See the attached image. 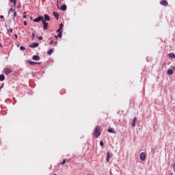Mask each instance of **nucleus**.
<instances>
[{
    "mask_svg": "<svg viewBox=\"0 0 175 175\" xmlns=\"http://www.w3.org/2000/svg\"><path fill=\"white\" fill-rule=\"evenodd\" d=\"M8 32H10L11 33H13V29H10L9 30H8Z\"/></svg>",
    "mask_w": 175,
    "mask_h": 175,
    "instance_id": "29",
    "label": "nucleus"
},
{
    "mask_svg": "<svg viewBox=\"0 0 175 175\" xmlns=\"http://www.w3.org/2000/svg\"><path fill=\"white\" fill-rule=\"evenodd\" d=\"M63 27H64V24L61 23V24L59 25V28L62 29Z\"/></svg>",
    "mask_w": 175,
    "mask_h": 175,
    "instance_id": "31",
    "label": "nucleus"
},
{
    "mask_svg": "<svg viewBox=\"0 0 175 175\" xmlns=\"http://www.w3.org/2000/svg\"><path fill=\"white\" fill-rule=\"evenodd\" d=\"M32 59H33V61H40V57L39 55H34L32 57Z\"/></svg>",
    "mask_w": 175,
    "mask_h": 175,
    "instance_id": "12",
    "label": "nucleus"
},
{
    "mask_svg": "<svg viewBox=\"0 0 175 175\" xmlns=\"http://www.w3.org/2000/svg\"><path fill=\"white\" fill-rule=\"evenodd\" d=\"M3 72H4V75L8 76V75H10V73H12V72H13V70H12V69H10V68H5L3 69Z\"/></svg>",
    "mask_w": 175,
    "mask_h": 175,
    "instance_id": "2",
    "label": "nucleus"
},
{
    "mask_svg": "<svg viewBox=\"0 0 175 175\" xmlns=\"http://www.w3.org/2000/svg\"><path fill=\"white\" fill-rule=\"evenodd\" d=\"M20 50H21L22 51H24L25 50V47L21 46L20 47Z\"/></svg>",
    "mask_w": 175,
    "mask_h": 175,
    "instance_id": "23",
    "label": "nucleus"
},
{
    "mask_svg": "<svg viewBox=\"0 0 175 175\" xmlns=\"http://www.w3.org/2000/svg\"><path fill=\"white\" fill-rule=\"evenodd\" d=\"M3 85H5V84H4V83H2L1 85V87H0V91H1V90H2V88H3Z\"/></svg>",
    "mask_w": 175,
    "mask_h": 175,
    "instance_id": "30",
    "label": "nucleus"
},
{
    "mask_svg": "<svg viewBox=\"0 0 175 175\" xmlns=\"http://www.w3.org/2000/svg\"><path fill=\"white\" fill-rule=\"evenodd\" d=\"M31 39L33 40L35 39V33H32L31 34Z\"/></svg>",
    "mask_w": 175,
    "mask_h": 175,
    "instance_id": "24",
    "label": "nucleus"
},
{
    "mask_svg": "<svg viewBox=\"0 0 175 175\" xmlns=\"http://www.w3.org/2000/svg\"><path fill=\"white\" fill-rule=\"evenodd\" d=\"M111 157H113V154L110 153V152H107V158H106L107 162H109V161L110 160V158H111Z\"/></svg>",
    "mask_w": 175,
    "mask_h": 175,
    "instance_id": "8",
    "label": "nucleus"
},
{
    "mask_svg": "<svg viewBox=\"0 0 175 175\" xmlns=\"http://www.w3.org/2000/svg\"><path fill=\"white\" fill-rule=\"evenodd\" d=\"M5 80V75L1 74L0 75V81H3Z\"/></svg>",
    "mask_w": 175,
    "mask_h": 175,
    "instance_id": "19",
    "label": "nucleus"
},
{
    "mask_svg": "<svg viewBox=\"0 0 175 175\" xmlns=\"http://www.w3.org/2000/svg\"><path fill=\"white\" fill-rule=\"evenodd\" d=\"M10 2H12V3H16V0H9Z\"/></svg>",
    "mask_w": 175,
    "mask_h": 175,
    "instance_id": "28",
    "label": "nucleus"
},
{
    "mask_svg": "<svg viewBox=\"0 0 175 175\" xmlns=\"http://www.w3.org/2000/svg\"><path fill=\"white\" fill-rule=\"evenodd\" d=\"M23 24H24V25H27V21H25Z\"/></svg>",
    "mask_w": 175,
    "mask_h": 175,
    "instance_id": "34",
    "label": "nucleus"
},
{
    "mask_svg": "<svg viewBox=\"0 0 175 175\" xmlns=\"http://www.w3.org/2000/svg\"><path fill=\"white\" fill-rule=\"evenodd\" d=\"M30 19L32 20V16H30Z\"/></svg>",
    "mask_w": 175,
    "mask_h": 175,
    "instance_id": "44",
    "label": "nucleus"
},
{
    "mask_svg": "<svg viewBox=\"0 0 175 175\" xmlns=\"http://www.w3.org/2000/svg\"><path fill=\"white\" fill-rule=\"evenodd\" d=\"M171 68H169L167 71V75H169V76H172V75H173V73H174V70H175V67L174 66H171Z\"/></svg>",
    "mask_w": 175,
    "mask_h": 175,
    "instance_id": "3",
    "label": "nucleus"
},
{
    "mask_svg": "<svg viewBox=\"0 0 175 175\" xmlns=\"http://www.w3.org/2000/svg\"><path fill=\"white\" fill-rule=\"evenodd\" d=\"M0 47H2V44L0 43Z\"/></svg>",
    "mask_w": 175,
    "mask_h": 175,
    "instance_id": "42",
    "label": "nucleus"
},
{
    "mask_svg": "<svg viewBox=\"0 0 175 175\" xmlns=\"http://www.w3.org/2000/svg\"><path fill=\"white\" fill-rule=\"evenodd\" d=\"M58 38H62V31H59V33L57 34Z\"/></svg>",
    "mask_w": 175,
    "mask_h": 175,
    "instance_id": "21",
    "label": "nucleus"
},
{
    "mask_svg": "<svg viewBox=\"0 0 175 175\" xmlns=\"http://www.w3.org/2000/svg\"><path fill=\"white\" fill-rule=\"evenodd\" d=\"M14 36H15V39H17V34L16 33L14 34Z\"/></svg>",
    "mask_w": 175,
    "mask_h": 175,
    "instance_id": "36",
    "label": "nucleus"
},
{
    "mask_svg": "<svg viewBox=\"0 0 175 175\" xmlns=\"http://www.w3.org/2000/svg\"><path fill=\"white\" fill-rule=\"evenodd\" d=\"M36 65H40V62H36Z\"/></svg>",
    "mask_w": 175,
    "mask_h": 175,
    "instance_id": "38",
    "label": "nucleus"
},
{
    "mask_svg": "<svg viewBox=\"0 0 175 175\" xmlns=\"http://www.w3.org/2000/svg\"><path fill=\"white\" fill-rule=\"evenodd\" d=\"M31 49H35L36 47H39V43L38 42H33L29 45Z\"/></svg>",
    "mask_w": 175,
    "mask_h": 175,
    "instance_id": "7",
    "label": "nucleus"
},
{
    "mask_svg": "<svg viewBox=\"0 0 175 175\" xmlns=\"http://www.w3.org/2000/svg\"><path fill=\"white\" fill-rule=\"evenodd\" d=\"M61 10H62L63 12H66L67 7L66 5L64 4L63 5L61 6L60 8Z\"/></svg>",
    "mask_w": 175,
    "mask_h": 175,
    "instance_id": "16",
    "label": "nucleus"
},
{
    "mask_svg": "<svg viewBox=\"0 0 175 175\" xmlns=\"http://www.w3.org/2000/svg\"><path fill=\"white\" fill-rule=\"evenodd\" d=\"M14 6H16V3H14Z\"/></svg>",
    "mask_w": 175,
    "mask_h": 175,
    "instance_id": "45",
    "label": "nucleus"
},
{
    "mask_svg": "<svg viewBox=\"0 0 175 175\" xmlns=\"http://www.w3.org/2000/svg\"><path fill=\"white\" fill-rule=\"evenodd\" d=\"M42 25H43V28L44 29V31H46V29H47V28H49V23L46 22V21H44V19L42 21Z\"/></svg>",
    "mask_w": 175,
    "mask_h": 175,
    "instance_id": "6",
    "label": "nucleus"
},
{
    "mask_svg": "<svg viewBox=\"0 0 175 175\" xmlns=\"http://www.w3.org/2000/svg\"><path fill=\"white\" fill-rule=\"evenodd\" d=\"M27 62L30 64V65H36L38 63L35 62H31L30 60H28Z\"/></svg>",
    "mask_w": 175,
    "mask_h": 175,
    "instance_id": "20",
    "label": "nucleus"
},
{
    "mask_svg": "<svg viewBox=\"0 0 175 175\" xmlns=\"http://www.w3.org/2000/svg\"><path fill=\"white\" fill-rule=\"evenodd\" d=\"M57 32H62V29H61V27H59L57 30Z\"/></svg>",
    "mask_w": 175,
    "mask_h": 175,
    "instance_id": "27",
    "label": "nucleus"
},
{
    "mask_svg": "<svg viewBox=\"0 0 175 175\" xmlns=\"http://www.w3.org/2000/svg\"><path fill=\"white\" fill-rule=\"evenodd\" d=\"M10 13H14V17H16L17 16V13L16 12V10H13V8H10V10L8 12V14H10Z\"/></svg>",
    "mask_w": 175,
    "mask_h": 175,
    "instance_id": "9",
    "label": "nucleus"
},
{
    "mask_svg": "<svg viewBox=\"0 0 175 175\" xmlns=\"http://www.w3.org/2000/svg\"><path fill=\"white\" fill-rule=\"evenodd\" d=\"M100 146L101 147H103V146H105V144L103 143V142H102V141L100 142Z\"/></svg>",
    "mask_w": 175,
    "mask_h": 175,
    "instance_id": "25",
    "label": "nucleus"
},
{
    "mask_svg": "<svg viewBox=\"0 0 175 175\" xmlns=\"http://www.w3.org/2000/svg\"><path fill=\"white\" fill-rule=\"evenodd\" d=\"M23 14H27V12H23Z\"/></svg>",
    "mask_w": 175,
    "mask_h": 175,
    "instance_id": "43",
    "label": "nucleus"
},
{
    "mask_svg": "<svg viewBox=\"0 0 175 175\" xmlns=\"http://www.w3.org/2000/svg\"><path fill=\"white\" fill-rule=\"evenodd\" d=\"M43 18H44V21H50V16L48 14H44V17Z\"/></svg>",
    "mask_w": 175,
    "mask_h": 175,
    "instance_id": "15",
    "label": "nucleus"
},
{
    "mask_svg": "<svg viewBox=\"0 0 175 175\" xmlns=\"http://www.w3.org/2000/svg\"><path fill=\"white\" fill-rule=\"evenodd\" d=\"M38 40H43V37L42 36L38 37Z\"/></svg>",
    "mask_w": 175,
    "mask_h": 175,
    "instance_id": "26",
    "label": "nucleus"
},
{
    "mask_svg": "<svg viewBox=\"0 0 175 175\" xmlns=\"http://www.w3.org/2000/svg\"><path fill=\"white\" fill-rule=\"evenodd\" d=\"M66 163V160L64 159L63 161L60 163V165H65Z\"/></svg>",
    "mask_w": 175,
    "mask_h": 175,
    "instance_id": "22",
    "label": "nucleus"
},
{
    "mask_svg": "<svg viewBox=\"0 0 175 175\" xmlns=\"http://www.w3.org/2000/svg\"><path fill=\"white\" fill-rule=\"evenodd\" d=\"M44 18L42 16H39L38 18L33 20V23H39L40 21H43Z\"/></svg>",
    "mask_w": 175,
    "mask_h": 175,
    "instance_id": "5",
    "label": "nucleus"
},
{
    "mask_svg": "<svg viewBox=\"0 0 175 175\" xmlns=\"http://www.w3.org/2000/svg\"><path fill=\"white\" fill-rule=\"evenodd\" d=\"M23 18H27V15H23Z\"/></svg>",
    "mask_w": 175,
    "mask_h": 175,
    "instance_id": "33",
    "label": "nucleus"
},
{
    "mask_svg": "<svg viewBox=\"0 0 175 175\" xmlns=\"http://www.w3.org/2000/svg\"><path fill=\"white\" fill-rule=\"evenodd\" d=\"M139 159L140 161H142V162H144V161H146V153L144 152H141L139 154Z\"/></svg>",
    "mask_w": 175,
    "mask_h": 175,
    "instance_id": "4",
    "label": "nucleus"
},
{
    "mask_svg": "<svg viewBox=\"0 0 175 175\" xmlns=\"http://www.w3.org/2000/svg\"><path fill=\"white\" fill-rule=\"evenodd\" d=\"M13 21H16V19L14 18H12Z\"/></svg>",
    "mask_w": 175,
    "mask_h": 175,
    "instance_id": "41",
    "label": "nucleus"
},
{
    "mask_svg": "<svg viewBox=\"0 0 175 175\" xmlns=\"http://www.w3.org/2000/svg\"><path fill=\"white\" fill-rule=\"evenodd\" d=\"M55 38L56 39H58V36H55Z\"/></svg>",
    "mask_w": 175,
    "mask_h": 175,
    "instance_id": "40",
    "label": "nucleus"
},
{
    "mask_svg": "<svg viewBox=\"0 0 175 175\" xmlns=\"http://www.w3.org/2000/svg\"><path fill=\"white\" fill-rule=\"evenodd\" d=\"M109 174L113 175V173L111 172V171L109 172Z\"/></svg>",
    "mask_w": 175,
    "mask_h": 175,
    "instance_id": "39",
    "label": "nucleus"
},
{
    "mask_svg": "<svg viewBox=\"0 0 175 175\" xmlns=\"http://www.w3.org/2000/svg\"><path fill=\"white\" fill-rule=\"evenodd\" d=\"M46 53H47L48 55H51V54H53V53H54V49H49Z\"/></svg>",
    "mask_w": 175,
    "mask_h": 175,
    "instance_id": "17",
    "label": "nucleus"
},
{
    "mask_svg": "<svg viewBox=\"0 0 175 175\" xmlns=\"http://www.w3.org/2000/svg\"><path fill=\"white\" fill-rule=\"evenodd\" d=\"M136 121H137V118H134L131 122V126H133V128H135V126H136Z\"/></svg>",
    "mask_w": 175,
    "mask_h": 175,
    "instance_id": "10",
    "label": "nucleus"
},
{
    "mask_svg": "<svg viewBox=\"0 0 175 175\" xmlns=\"http://www.w3.org/2000/svg\"><path fill=\"white\" fill-rule=\"evenodd\" d=\"M53 15L57 20H59V14L58 12H53Z\"/></svg>",
    "mask_w": 175,
    "mask_h": 175,
    "instance_id": "13",
    "label": "nucleus"
},
{
    "mask_svg": "<svg viewBox=\"0 0 175 175\" xmlns=\"http://www.w3.org/2000/svg\"><path fill=\"white\" fill-rule=\"evenodd\" d=\"M57 8H59V6L57 5Z\"/></svg>",
    "mask_w": 175,
    "mask_h": 175,
    "instance_id": "46",
    "label": "nucleus"
},
{
    "mask_svg": "<svg viewBox=\"0 0 175 175\" xmlns=\"http://www.w3.org/2000/svg\"><path fill=\"white\" fill-rule=\"evenodd\" d=\"M160 4L162 6H167L169 5V3H167V1L166 0H163L160 2Z\"/></svg>",
    "mask_w": 175,
    "mask_h": 175,
    "instance_id": "11",
    "label": "nucleus"
},
{
    "mask_svg": "<svg viewBox=\"0 0 175 175\" xmlns=\"http://www.w3.org/2000/svg\"><path fill=\"white\" fill-rule=\"evenodd\" d=\"M53 44H58V42H57V41H56V42H54Z\"/></svg>",
    "mask_w": 175,
    "mask_h": 175,
    "instance_id": "37",
    "label": "nucleus"
},
{
    "mask_svg": "<svg viewBox=\"0 0 175 175\" xmlns=\"http://www.w3.org/2000/svg\"><path fill=\"white\" fill-rule=\"evenodd\" d=\"M0 18H4L3 15H1Z\"/></svg>",
    "mask_w": 175,
    "mask_h": 175,
    "instance_id": "35",
    "label": "nucleus"
},
{
    "mask_svg": "<svg viewBox=\"0 0 175 175\" xmlns=\"http://www.w3.org/2000/svg\"><path fill=\"white\" fill-rule=\"evenodd\" d=\"M168 57L170 58H175V54L173 53H170L168 54Z\"/></svg>",
    "mask_w": 175,
    "mask_h": 175,
    "instance_id": "18",
    "label": "nucleus"
},
{
    "mask_svg": "<svg viewBox=\"0 0 175 175\" xmlns=\"http://www.w3.org/2000/svg\"><path fill=\"white\" fill-rule=\"evenodd\" d=\"M57 3H58V0H57Z\"/></svg>",
    "mask_w": 175,
    "mask_h": 175,
    "instance_id": "48",
    "label": "nucleus"
},
{
    "mask_svg": "<svg viewBox=\"0 0 175 175\" xmlns=\"http://www.w3.org/2000/svg\"><path fill=\"white\" fill-rule=\"evenodd\" d=\"M54 40H51L50 42H49V44H53Z\"/></svg>",
    "mask_w": 175,
    "mask_h": 175,
    "instance_id": "32",
    "label": "nucleus"
},
{
    "mask_svg": "<svg viewBox=\"0 0 175 175\" xmlns=\"http://www.w3.org/2000/svg\"><path fill=\"white\" fill-rule=\"evenodd\" d=\"M107 131L109 132V133H114L116 135V133H117V132L116 131V130H114L113 128H109Z\"/></svg>",
    "mask_w": 175,
    "mask_h": 175,
    "instance_id": "14",
    "label": "nucleus"
},
{
    "mask_svg": "<svg viewBox=\"0 0 175 175\" xmlns=\"http://www.w3.org/2000/svg\"><path fill=\"white\" fill-rule=\"evenodd\" d=\"M53 175H57V174H53Z\"/></svg>",
    "mask_w": 175,
    "mask_h": 175,
    "instance_id": "47",
    "label": "nucleus"
},
{
    "mask_svg": "<svg viewBox=\"0 0 175 175\" xmlns=\"http://www.w3.org/2000/svg\"><path fill=\"white\" fill-rule=\"evenodd\" d=\"M100 132V126H96L95 129H94V135L96 138L99 137L101 135Z\"/></svg>",
    "mask_w": 175,
    "mask_h": 175,
    "instance_id": "1",
    "label": "nucleus"
}]
</instances>
